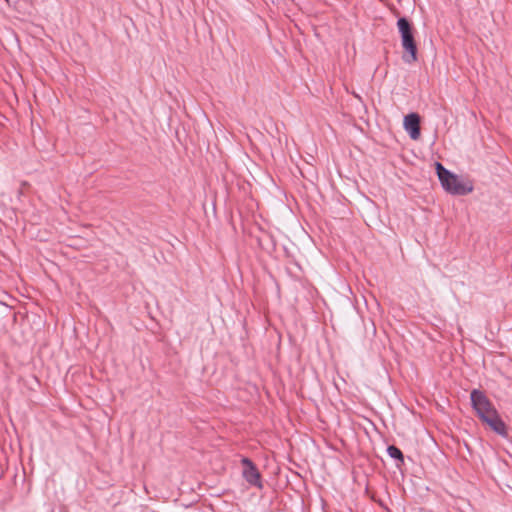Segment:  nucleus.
I'll list each match as a JSON object with an SVG mask.
<instances>
[{"label": "nucleus", "mask_w": 512, "mask_h": 512, "mask_svg": "<svg viewBox=\"0 0 512 512\" xmlns=\"http://www.w3.org/2000/svg\"><path fill=\"white\" fill-rule=\"evenodd\" d=\"M392 12L396 17H398L397 28L400 33L402 47L405 51L402 59L405 63H414L418 60V49L414 38L415 29L406 17L400 16V12L398 10L394 9Z\"/></svg>", "instance_id": "1"}, {"label": "nucleus", "mask_w": 512, "mask_h": 512, "mask_svg": "<svg viewBox=\"0 0 512 512\" xmlns=\"http://www.w3.org/2000/svg\"><path fill=\"white\" fill-rule=\"evenodd\" d=\"M437 175L442 187L452 195H467L473 191L470 182L461 181L457 175L447 170L441 163L436 162Z\"/></svg>", "instance_id": "2"}, {"label": "nucleus", "mask_w": 512, "mask_h": 512, "mask_svg": "<svg viewBox=\"0 0 512 512\" xmlns=\"http://www.w3.org/2000/svg\"><path fill=\"white\" fill-rule=\"evenodd\" d=\"M472 408L481 420L496 410L491 400L486 396L485 392L479 389H473L470 393Z\"/></svg>", "instance_id": "3"}, {"label": "nucleus", "mask_w": 512, "mask_h": 512, "mask_svg": "<svg viewBox=\"0 0 512 512\" xmlns=\"http://www.w3.org/2000/svg\"><path fill=\"white\" fill-rule=\"evenodd\" d=\"M241 465H242V476L243 478L252 486H255L259 489L263 488L262 483V476L257 468V466L254 464V462L247 457H243L241 459Z\"/></svg>", "instance_id": "4"}, {"label": "nucleus", "mask_w": 512, "mask_h": 512, "mask_svg": "<svg viewBox=\"0 0 512 512\" xmlns=\"http://www.w3.org/2000/svg\"><path fill=\"white\" fill-rule=\"evenodd\" d=\"M483 423L488 425L491 430H493L498 435L507 438L508 437V428L505 422L501 419V417L498 414V411L495 410L488 416H485L481 419Z\"/></svg>", "instance_id": "5"}, {"label": "nucleus", "mask_w": 512, "mask_h": 512, "mask_svg": "<svg viewBox=\"0 0 512 512\" xmlns=\"http://www.w3.org/2000/svg\"><path fill=\"white\" fill-rule=\"evenodd\" d=\"M420 116L417 113H410L404 117V128L413 140L421 135Z\"/></svg>", "instance_id": "6"}, {"label": "nucleus", "mask_w": 512, "mask_h": 512, "mask_svg": "<svg viewBox=\"0 0 512 512\" xmlns=\"http://www.w3.org/2000/svg\"><path fill=\"white\" fill-rule=\"evenodd\" d=\"M387 453L391 458L398 460L400 464H404V455L402 451L395 445H389L387 447Z\"/></svg>", "instance_id": "7"}]
</instances>
